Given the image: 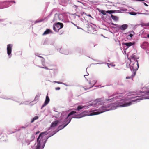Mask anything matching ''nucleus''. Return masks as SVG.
<instances>
[{"mask_svg":"<svg viewBox=\"0 0 149 149\" xmlns=\"http://www.w3.org/2000/svg\"><path fill=\"white\" fill-rule=\"evenodd\" d=\"M77 113L75 111H71L68 115L67 118L65 119L64 122V123H66L65 124L62 126V125H61L58 127V129L59 130H60L64 128L65 126H66L71 121L72 118H79L81 117H79L77 116H78L79 115L77 114Z\"/></svg>","mask_w":149,"mask_h":149,"instance_id":"1","label":"nucleus"},{"mask_svg":"<svg viewBox=\"0 0 149 149\" xmlns=\"http://www.w3.org/2000/svg\"><path fill=\"white\" fill-rule=\"evenodd\" d=\"M48 134L47 132H45L41 133L39 135V136L37 139V147L36 149H40V142L42 140L43 138L45 135Z\"/></svg>","mask_w":149,"mask_h":149,"instance_id":"2","label":"nucleus"},{"mask_svg":"<svg viewBox=\"0 0 149 149\" xmlns=\"http://www.w3.org/2000/svg\"><path fill=\"white\" fill-rule=\"evenodd\" d=\"M63 26V23L60 22H58L53 26V29L55 31H58V30L62 28Z\"/></svg>","mask_w":149,"mask_h":149,"instance_id":"3","label":"nucleus"},{"mask_svg":"<svg viewBox=\"0 0 149 149\" xmlns=\"http://www.w3.org/2000/svg\"><path fill=\"white\" fill-rule=\"evenodd\" d=\"M100 109H99V110H100V111L97 112H93L91 113V115H94L98 114L104 111H107L108 110L106 109V107H102Z\"/></svg>","mask_w":149,"mask_h":149,"instance_id":"4","label":"nucleus"},{"mask_svg":"<svg viewBox=\"0 0 149 149\" xmlns=\"http://www.w3.org/2000/svg\"><path fill=\"white\" fill-rule=\"evenodd\" d=\"M96 81H90L89 82V86H85L83 88L85 90H86L89 89L93 87L94 85L96 84Z\"/></svg>","mask_w":149,"mask_h":149,"instance_id":"5","label":"nucleus"},{"mask_svg":"<svg viewBox=\"0 0 149 149\" xmlns=\"http://www.w3.org/2000/svg\"><path fill=\"white\" fill-rule=\"evenodd\" d=\"M12 46V45L10 44H8L7 45V54L8 55H10L11 53Z\"/></svg>","mask_w":149,"mask_h":149,"instance_id":"6","label":"nucleus"},{"mask_svg":"<svg viewBox=\"0 0 149 149\" xmlns=\"http://www.w3.org/2000/svg\"><path fill=\"white\" fill-rule=\"evenodd\" d=\"M123 95L122 94H119L118 95H117L115 97H113L111 99H108V100H111V101H114L115 100L120 99V98L122 97Z\"/></svg>","mask_w":149,"mask_h":149,"instance_id":"7","label":"nucleus"},{"mask_svg":"<svg viewBox=\"0 0 149 149\" xmlns=\"http://www.w3.org/2000/svg\"><path fill=\"white\" fill-rule=\"evenodd\" d=\"M132 69L134 70H137L139 68V64L138 62L134 63L132 66Z\"/></svg>","mask_w":149,"mask_h":149,"instance_id":"8","label":"nucleus"},{"mask_svg":"<svg viewBox=\"0 0 149 149\" xmlns=\"http://www.w3.org/2000/svg\"><path fill=\"white\" fill-rule=\"evenodd\" d=\"M50 101L48 95L46 96L44 104L42 106V107L46 105Z\"/></svg>","mask_w":149,"mask_h":149,"instance_id":"9","label":"nucleus"},{"mask_svg":"<svg viewBox=\"0 0 149 149\" xmlns=\"http://www.w3.org/2000/svg\"><path fill=\"white\" fill-rule=\"evenodd\" d=\"M128 27V25L126 24H124L120 26L119 27L120 29L122 30H125Z\"/></svg>","mask_w":149,"mask_h":149,"instance_id":"10","label":"nucleus"},{"mask_svg":"<svg viewBox=\"0 0 149 149\" xmlns=\"http://www.w3.org/2000/svg\"><path fill=\"white\" fill-rule=\"evenodd\" d=\"M58 123L59 121L58 120H56L53 122L51 125L50 127H53L57 126Z\"/></svg>","mask_w":149,"mask_h":149,"instance_id":"11","label":"nucleus"},{"mask_svg":"<svg viewBox=\"0 0 149 149\" xmlns=\"http://www.w3.org/2000/svg\"><path fill=\"white\" fill-rule=\"evenodd\" d=\"M134 42L132 43L130 42L128 43H122V45H125L127 47H130L134 45Z\"/></svg>","mask_w":149,"mask_h":149,"instance_id":"12","label":"nucleus"},{"mask_svg":"<svg viewBox=\"0 0 149 149\" xmlns=\"http://www.w3.org/2000/svg\"><path fill=\"white\" fill-rule=\"evenodd\" d=\"M52 32V31L49 29H47L43 33L42 35H45L49 34L50 33Z\"/></svg>","mask_w":149,"mask_h":149,"instance_id":"13","label":"nucleus"},{"mask_svg":"<svg viewBox=\"0 0 149 149\" xmlns=\"http://www.w3.org/2000/svg\"><path fill=\"white\" fill-rule=\"evenodd\" d=\"M147 45V42H144L141 45V47L143 49H144L146 48Z\"/></svg>","mask_w":149,"mask_h":149,"instance_id":"14","label":"nucleus"},{"mask_svg":"<svg viewBox=\"0 0 149 149\" xmlns=\"http://www.w3.org/2000/svg\"><path fill=\"white\" fill-rule=\"evenodd\" d=\"M132 104V102H130L128 103H126L122 105V107H126V106H130Z\"/></svg>","mask_w":149,"mask_h":149,"instance_id":"15","label":"nucleus"},{"mask_svg":"<svg viewBox=\"0 0 149 149\" xmlns=\"http://www.w3.org/2000/svg\"><path fill=\"white\" fill-rule=\"evenodd\" d=\"M111 16L112 19L114 20L117 21L118 19V18L117 17L114 16L113 15H111Z\"/></svg>","mask_w":149,"mask_h":149,"instance_id":"16","label":"nucleus"},{"mask_svg":"<svg viewBox=\"0 0 149 149\" xmlns=\"http://www.w3.org/2000/svg\"><path fill=\"white\" fill-rule=\"evenodd\" d=\"M38 116H35L31 120V123H33L35 120L38 119Z\"/></svg>","mask_w":149,"mask_h":149,"instance_id":"17","label":"nucleus"},{"mask_svg":"<svg viewBox=\"0 0 149 149\" xmlns=\"http://www.w3.org/2000/svg\"><path fill=\"white\" fill-rule=\"evenodd\" d=\"M84 107V106H78L77 107V110L78 111H79L80 110L82 109Z\"/></svg>","mask_w":149,"mask_h":149,"instance_id":"18","label":"nucleus"},{"mask_svg":"<svg viewBox=\"0 0 149 149\" xmlns=\"http://www.w3.org/2000/svg\"><path fill=\"white\" fill-rule=\"evenodd\" d=\"M133 35L132 34H130L127 36V39L130 40L132 37Z\"/></svg>","mask_w":149,"mask_h":149,"instance_id":"19","label":"nucleus"},{"mask_svg":"<svg viewBox=\"0 0 149 149\" xmlns=\"http://www.w3.org/2000/svg\"><path fill=\"white\" fill-rule=\"evenodd\" d=\"M40 94H38L35 97L34 100H38L39 99V97L40 96Z\"/></svg>","mask_w":149,"mask_h":149,"instance_id":"20","label":"nucleus"},{"mask_svg":"<svg viewBox=\"0 0 149 149\" xmlns=\"http://www.w3.org/2000/svg\"><path fill=\"white\" fill-rule=\"evenodd\" d=\"M146 93H147L146 95L147 96L144 97V98L146 99H149V91L146 92Z\"/></svg>","mask_w":149,"mask_h":149,"instance_id":"21","label":"nucleus"},{"mask_svg":"<svg viewBox=\"0 0 149 149\" xmlns=\"http://www.w3.org/2000/svg\"><path fill=\"white\" fill-rule=\"evenodd\" d=\"M38 57H40V58H42V59H43V60L42 61V65H43L44 66V64H45V59L43 58V57H41V56H38Z\"/></svg>","mask_w":149,"mask_h":149,"instance_id":"22","label":"nucleus"},{"mask_svg":"<svg viewBox=\"0 0 149 149\" xmlns=\"http://www.w3.org/2000/svg\"><path fill=\"white\" fill-rule=\"evenodd\" d=\"M101 13L104 15H105L106 14V11H105L104 10H102L101 11Z\"/></svg>","mask_w":149,"mask_h":149,"instance_id":"23","label":"nucleus"},{"mask_svg":"<svg viewBox=\"0 0 149 149\" xmlns=\"http://www.w3.org/2000/svg\"><path fill=\"white\" fill-rule=\"evenodd\" d=\"M106 13H109V14H111V13H114V12L113 11H112V10H108V11H106Z\"/></svg>","mask_w":149,"mask_h":149,"instance_id":"24","label":"nucleus"},{"mask_svg":"<svg viewBox=\"0 0 149 149\" xmlns=\"http://www.w3.org/2000/svg\"><path fill=\"white\" fill-rule=\"evenodd\" d=\"M43 21V20H42V19L40 20H37L35 22H36V23H38V22H42Z\"/></svg>","mask_w":149,"mask_h":149,"instance_id":"25","label":"nucleus"},{"mask_svg":"<svg viewBox=\"0 0 149 149\" xmlns=\"http://www.w3.org/2000/svg\"><path fill=\"white\" fill-rule=\"evenodd\" d=\"M54 82L55 83H57L58 84H62V83L60 81H54Z\"/></svg>","mask_w":149,"mask_h":149,"instance_id":"26","label":"nucleus"},{"mask_svg":"<svg viewBox=\"0 0 149 149\" xmlns=\"http://www.w3.org/2000/svg\"><path fill=\"white\" fill-rule=\"evenodd\" d=\"M130 14L132 15H135L136 14V13L134 12H131L130 13Z\"/></svg>","mask_w":149,"mask_h":149,"instance_id":"27","label":"nucleus"},{"mask_svg":"<svg viewBox=\"0 0 149 149\" xmlns=\"http://www.w3.org/2000/svg\"><path fill=\"white\" fill-rule=\"evenodd\" d=\"M40 67L41 68L45 69H47V70L49 69L47 67Z\"/></svg>","mask_w":149,"mask_h":149,"instance_id":"28","label":"nucleus"},{"mask_svg":"<svg viewBox=\"0 0 149 149\" xmlns=\"http://www.w3.org/2000/svg\"><path fill=\"white\" fill-rule=\"evenodd\" d=\"M143 25L144 26H149V23H147V24H144Z\"/></svg>","mask_w":149,"mask_h":149,"instance_id":"29","label":"nucleus"},{"mask_svg":"<svg viewBox=\"0 0 149 149\" xmlns=\"http://www.w3.org/2000/svg\"><path fill=\"white\" fill-rule=\"evenodd\" d=\"M55 89L56 90H59L60 89V88L59 87H56L55 88Z\"/></svg>","mask_w":149,"mask_h":149,"instance_id":"30","label":"nucleus"},{"mask_svg":"<svg viewBox=\"0 0 149 149\" xmlns=\"http://www.w3.org/2000/svg\"><path fill=\"white\" fill-rule=\"evenodd\" d=\"M132 77H131V76L130 77H126V79H129L132 78Z\"/></svg>","mask_w":149,"mask_h":149,"instance_id":"31","label":"nucleus"},{"mask_svg":"<svg viewBox=\"0 0 149 149\" xmlns=\"http://www.w3.org/2000/svg\"><path fill=\"white\" fill-rule=\"evenodd\" d=\"M39 132H40L39 131H38L37 132H36V134H38V133H39Z\"/></svg>","mask_w":149,"mask_h":149,"instance_id":"32","label":"nucleus"},{"mask_svg":"<svg viewBox=\"0 0 149 149\" xmlns=\"http://www.w3.org/2000/svg\"><path fill=\"white\" fill-rule=\"evenodd\" d=\"M135 55H133L132 56V58H135Z\"/></svg>","mask_w":149,"mask_h":149,"instance_id":"33","label":"nucleus"},{"mask_svg":"<svg viewBox=\"0 0 149 149\" xmlns=\"http://www.w3.org/2000/svg\"><path fill=\"white\" fill-rule=\"evenodd\" d=\"M86 15L87 16H89L90 17H91V16L90 15Z\"/></svg>","mask_w":149,"mask_h":149,"instance_id":"34","label":"nucleus"},{"mask_svg":"<svg viewBox=\"0 0 149 149\" xmlns=\"http://www.w3.org/2000/svg\"><path fill=\"white\" fill-rule=\"evenodd\" d=\"M138 1H144L143 0H137Z\"/></svg>","mask_w":149,"mask_h":149,"instance_id":"35","label":"nucleus"},{"mask_svg":"<svg viewBox=\"0 0 149 149\" xmlns=\"http://www.w3.org/2000/svg\"><path fill=\"white\" fill-rule=\"evenodd\" d=\"M147 37L148 38H149V34H148L147 35Z\"/></svg>","mask_w":149,"mask_h":149,"instance_id":"36","label":"nucleus"},{"mask_svg":"<svg viewBox=\"0 0 149 149\" xmlns=\"http://www.w3.org/2000/svg\"><path fill=\"white\" fill-rule=\"evenodd\" d=\"M115 95H116V94H113L112 95V96H114Z\"/></svg>","mask_w":149,"mask_h":149,"instance_id":"37","label":"nucleus"},{"mask_svg":"<svg viewBox=\"0 0 149 149\" xmlns=\"http://www.w3.org/2000/svg\"><path fill=\"white\" fill-rule=\"evenodd\" d=\"M75 6V7L76 8H77V6H76V5H74Z\"/></svg>","mask_w":149,"mask_h":149,"instance_id":"38","label":"nucleus"},{"mask_svg":"<svg viewBox=\"0 0 149 149\" xmlns=\"http://www.w3.org/2000/svg\"><path fill=\"white\" fill-rule=\"evenodd\" d=\"M81 14H86V13H84V12H83L82 13H81Z\"/></svg>","mask_w":149,"mask_h":149,"instance_id":"39","label":"nucleus"},{"mask_svg":"<svg viewBox=\"0 0 149 149\" xmlns=\"http://www.w3.org/2000/svg\"><path fill=\"white\" fill-rule=\"evenodd\" d=\"M22 128H25V127H24L23 126V127H22Z\"/></svg>","mask_w":149,"mask_h":149,"instance_id":"40","label":"nucleus"},{"mask_svg":"<svg viewBox=\"0 0 149 149\" xmlns=\"http://www.w3.org/2000/svg\"><path fill=\"white\" fill-rule=\"evenodd\" d=\"M144 4L146 6H147V5L146 3H144Z\"/></svg>","mask_w":149,"mask_h":149,"instance_id":"41","label":"nucleus"},{"mask_svg":"<svg viewBox=\"0 0 149 149\" xmlns=\"http://www.w3.org/2000/svg\"><path fill=\"white\" fill-rule=\"evenodd\" d=\"M13 3H15V1H13Z\"/></svg>","mask_w":149,"mask_h":149,"instance_id":"42","label":"nucleus"},{"mask_svg":"<svg viewBox=\"0 0 149 149\" xmlns=\"http://www.w3.org/2000/svg\"><path fill=\"white\" fill-rule=\"evenodd\" d=\"M119 45H120V46L121 45V44L120 43H119Z\"/></svg>","mask_w":149,"mask_h":149,"instance_id":"43","label":"nucleus"},{"mask_svg":"<svg viewBox=\"0 0 149 149\" xmlns=\"http://www.w3.org/2000/svg\"><path fill=\"white\" fill-rule=\"evenodd\" d=\"M45 143H44V146L45 145Z\"/></svg>","mask_w":149,"mask_h":149,"instance_id":"44","label":"nucleus"},{"mask_svg":"<svg viewBox=\"0 0 149 149\" xmlns=\"http://www.w3.org/2000/svg\"><path fill=\"white\" fill-rule=\"evenodd\" d=\"M143 14H146V13H144Z\"/></svg>","mask_w":149,"mask_h":149,"instance_id":"45","label":"nucleus"}]
</instances>
